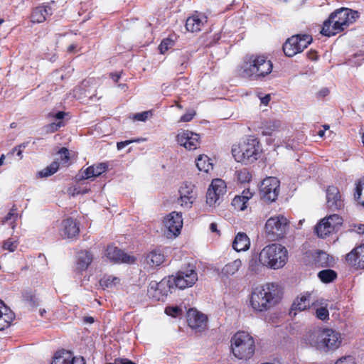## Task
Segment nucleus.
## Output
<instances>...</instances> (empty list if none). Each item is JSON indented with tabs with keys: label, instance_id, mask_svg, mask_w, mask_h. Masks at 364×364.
Here are the masks:
<instances>
[{
	"label": "nucleus",
	"instance_id": "nucleus-4",
	"mask_svg": "<svg viewBox=\"0 0 364 364\" xmlns=\"http://www.w3.org/2000/svg\"><path fill=\"white\" fill-rule=\"evenodd\" d=\"M262 149L259 141L254 136H249L232 147V154L235 161L245 164L257 161L260 156Z\"/></svg>",
	"mask_w": 364,
	"mask_h": 364
},
{
	"label": "nucleus",
	"instance_id": "nucleus-34",
	"mask_svg": "<svg viewBox=\"0 0 364 364\" xmlns=\"http://www.w3.org/2000/svg\"><path fill=\"white\" fill-rule=\"evenodd\" d=\"M213 187V191L218 194V196H223L226 193V183L220 178L213 179L210 185Z\"/></svg>",
	"mask_w": 364,
	"mask_h": 364
},
{
	"label": "nucleus",
	"instance_id": "nucleus-52",
	"mask_svg": "<svg viewBox=\"0 0 364 364\" xmlns=\"http://www.w3.org/2000/svg\"><path fill=\"white\" fill-rule=\"evenodd\" d=\"M58 154L60 155L62 162L67 164L69 160V151L68 149L63 147L60 149Z\"/></svg>",
	"mask_w": 364,
	"mask_h": 364
},
{
	"label": "nucleus",
	"instance_id": "nucleus-38",
	"mask_svg": "<svg viewBox=\"0 0 364 364\" xmlns=\"http://www.w3.org/2000/svg\"><path fill=\"white\" fill-rule=\"evenodd\" d=\"M120 282V279L117 277L112 275H107L104 276L100 280V286L105 289V288H112L117 284H118Z\"/></svg>",
	"mask_w": 364,
	"mask_h": 364
},
{
	"label": "nucleus",
	"instance_id": "nucleus-31",
	"mask_svg": "<svg viewBox=\"0 0 364 364\" xmlns=\"http://www.w3.org/2000/svg\"><path fill=\"white\" fill-rule=\"evenodd\" d=\"M242 266V261L240 259H235L225 264L220 272L224 277H228L235 274Z\"/></svg>",
	"mask_w": 364,
	"mask_h": 364
},
{
	"label": "nucleus",
	"instance_id": "nucleus-57",
	"mask_svg": "<svg viewBox=\"0 0 364 364\" xmlns=\"http://www.w3.org/2000/svg\"><path fill=\"white\" fill-rule=\"evenodd\" d=\"M65 112H61V111L58 112H57V113H55V114H52V116H53L54 118L57 119H63V118H64V117H65Z\"/></svg>",
	"mask_w": 364,
	"mask_h": 364
},
{
	"label": "nucleus",
	"instance_id": "nucleus-28",
	"mask_svg": "<svg viewBox=\"0 0 364 364\" xmlns=\"http://www.w3.org/2000/svg\"><path fill=\"white\" fill-rule=\"evenodd\" d=\"M316 306V303L311 299V295L309 293H306L297 297L293 304L292 310L304 311L310 306Z\"/></svg>",
	"mask_w": 364,
	"mask_h": 364
},
{
	"label": "nucleus",
	"instance_id": "nucleus-23",
	"mask_svg": "<svg viewBox=\"0 0 364 364\" xmlns=\"http://www.w3.org/2000/svg\"><path fill=\"white\" fill-rule=\"evenodd\" d=\"M53 13L52 8L49 5H41L36 7L31 16L33 23H42L46 21L48 16Z\"/></svg>",
	"mask_w": 364,
	"mask_h": 364
},
{
	"label": "nucleus",
	"instance_id": "nucleus-53",
	"mask_svg": "<svg viewBox=\"0 0 364 364\" xmlns=\"http://www.w3.org/2000/svg\"><path fill=\"white\" fill-rule=\"evenodd\" d=\"M149 115V112H142L140 113L135 114L134 116V119L137 121L144 122L145 120H146Z\"/></svg>",
	"mask_w": 364,
	"mask_h": 364
},
{
	"label": "nucleus",
	"instance_id": "nucleus-2",
	"mask_svg": "<svg viewBox=\"0 0 364 364\" xmlns=\"http://www.w3.org/2000/svg\"><path fill=\"white\" fill-rule=\"evenodd\" d=\"M272 63L264 55H251L246 56L238 69V74L253 80H259L272 70Z\"/></svg>",
	"mask_w": 364,
	"mask_h": 364
},
{
	"label": "nucleus",
	"instance_id": "nucleus-54",
	"mask_svg": "<svg viewBox=\"0 0 364 364\" xmlns=\"http://www.w3.org/2000/svg\"><path fill=\"white\" fill-rule=\"evenodd\" d=\"M196 112L194 111H190L181 116L180 122H188L192 120L195 116Z\"/></svg>",
	"mask_w": 364,
	"mask_h": 364
},
{
	"label": "nucleus",
	"instance_id": "nucleus-25",
	"mask_svg": "<svg viewBox=\"0 0 364 364\" xmlns=\"http://www.w3.org/2000/svg\"><path fill=\"white\" fill-rule=\"evenodd\" d=\"M14 317V314L0 299V331L8 328Z\"/></svg>",
	"mask_w": 364,
	"mask_h": 364
},
{
	"label": "nucleus",
	"instance_id": "nucleus-43",
	"mask_svg": "<svg viewBox=\"0 0 364 364\" xmlns=\"http://www.w3.org/2000/svg\"><path fill=\"white\" fill-rule=\"evenodd\" d=\"M16 209L14 206L9 213L6 215V217L3 219L2 223L4 224L5 223L12 220L11 223V226L12 229H14L16 227V221L18 218H21V215H18L16 213Z\"/></svg>",
	"mask_w": 364,
	"mask_h": 364
},
{
	"label": "nucleus",
	"instance_id": "nucleus-32",
	"mask_svg": "<svg viewBox=\"0 0 364 364\" xmlns=\"http://www.w3.org/2000/svg\"><path fill=\"white\" fill-rule=\"evenodd\" d=\"M327 220L323 218L315 227V232L319 237L324 238L333 232L331 225L327 224Z\"/></svg>",
	"mask_w": 364,
	"mask_h": 364
},
{
	"label": "nucleus",
	"instance_id": "nucleus-48",
	"mask_svg": "<svg viewBox=\"0 0 364 364\" xmlns=\"http://www.w3.org/2000/svg\"><path fill=\"white\" fill-rule=\"evenodd\" d=\"M165 313L168 316L177 317L182 314V309L178 306H168L165 309Z\"/></svg>",
	"mask_w": 364,
	"mask_h": 364
},
{
	"label": "nucleus",
	"instance_id": "nucleus-24",
	"mask_svg": "<svg viewBox=\"0 0 364 364\" xmlns=\"http://www.w3.org/2000/svg\"><path fill=\"white\" fill-rule=\"evenodd\" d=\"M108 168L106 163H100L87 167L82 173L81 179H88L93 177H97L105 173Z\"/></svg>",
	"mask_w": 364,
	"mask_h": 364
},
{
	"label": "nucleus",
	"instance_id": "nucleus-21",
	"mask_svg": "<svg viewBox=\"0 0 364 364\" xmlns=\"http://www.w3.org/2000/svg\"><path fill=\"white\" fill-rule=\"evenodd\" d=\"M79 226L75 220L67 218L62 221L60 229V235L64 238H73L78 235Z\"/></svg>",
	"mask_w": 364,
	"mask_h": 364
},
{
	"label": "nucleus",
	"instance_id": "nucleus-50",
	"mask_svg": "<svg viewBox=\"0 0 364 364\" xmlns=\"http://www.w3.org/2000/svg\"><path fill=\"white\" fill-rule=\"evenodd\" d=\"M3 247L10 252H14L17 247V242L11 239H9L4 242Z\"/></svg>",
	"mask_w": 364,
	"mask_h": 364
},
{
	"label": "nucleus",
	"instance_id": "nucleus-11",
	"mask_svg": "<svg viewBox=\"0 0 364 364\" xmlns=\"http://www.w3.org/2000/svg\"><path fill=\"white\" fill-rule=\"evenodd\" d=\"M173 287V285L169 277L168 279H163L159 282L152 281L149 283L147 294L156 301H164L168 294L171 292Z\"/></svg>",
	"mask_w": 364,
	"mask_h": 364
},
{
	"label": "nucleus",
	"instance_id": "nucleus-46",
	"mask_svg": "<svg viewBox=\"0 0 364 364\" xmlns=\"http://www.w3.org/2000/svg\"><path fill=\"white\" fill-rule=\"evenodd\" d=\"M315 316L321 321H326L329 318V313L326 307H319L316 309Z\"/></svg>",
	"mask_w": 364,
	"mask_h": 364
},
{
	"label": "nucleus",
	"instance_id": "nucleus-62",
	"mask_svg": "<svg viewBox=\"0 0 364 364\" xmlns=\"http://www.w3.org/2000/svg\"><path fill=\"white\" fill-rule=\"evenodd\" d=\"M111 77L114 82H117L120 78V75L119 73L112 74Z\"/></svg>",
	"mask_w": 364,
	"mask_h": 364
},
{
	"label": "nucleus",
	"instance_id": "nucleus-6",
	"mask_svg": "<svg viewBox=\"0 0 364 364\" xmlns=\"http://www.w3.org/2000/svg\"><path fill=\"white\" fill-rule=\"evenodd\" d=\"M311 346L327 352L339 348L342 342L341 334L331 328H322L309 336Z\"/></svg>",
	"mask_w": 364,
	"mask_h": 364
},
{
	"label": "nucleus",
	"instance_id": "nucleus-51",
	"mask_svg": "<svg viewBox=\"0 0 364 364\" xmlns=\"http://www.w3.org/2000/svg\"><path fill=\"white\" fill-rule=\"evenodd\" d=\"M335 364H356V363L352 356L348 355L338 359Z\"/></svg>",
	"mask_w": 364,
	"mask_h": 364
},
{
	"label": "nucleus",
	"instance_id": "nucleus-17",
	"mask_svg": "<svg viewBox=\"0 0 364 364\" xmlns=\"http://www.w3.org/2000/svg\"><path fill=\"white\" fill-rule=\"evenodd\" d=\"M326 200L328 208L331 210H340L344 206L339 190L336 186H328L326 190Z\"/></svg>",
	"mask_w": 364,
	"mask_h": 364
},
{
	"label": "nucleus",
	"instance_id": "nucleus-49",
	"mask_svg": "<svg viewBox=\"0 0 364 364\" xmlns=\"http://www.w3.org/2000/svg\"><path fill=\"white\" fill-rule=\"evenodd\" d=\"M144 140L145 139L143 138H136V139H130V140H126L124 141L117 142V147L118 150H122L125 146H127V145H129L132 143H139V142L144 141Z\"/></svg>",
	"mask_w": 364,
	"mask_h": 364
},
{
	"label": "nucleus",
	"instance_id": "nucleus-3",
	"mask_svg": "<svg viewBox=\"0 0 364 364\" xmlns=\"http://www.w3.org/2000/svg\"><path fill=\"white\" fill-rule=\"evenodd\" d=\"M277 285L267 283L252 289L250 303L255 311H266L278 301Z\"/></svg>",
	"mask_w": 364,
	"mask_h": 364
},
{
	"label": "nucleus",
	"instance_id": "nucleus-5",
	"mask_svg": "<svg viewBox=\"0 0 364 364\" xmlns=\"http://www.w3.org/2000/svg\"><path fill=\"white\" fill-rule=\"evenodd\" d=\"M288 259L287 248L278 243L266 245L259 255V263L266 267L278 269L283 267Z\"/></svg>",
	"mask_w": 364,
	"mask_h": 364
},
{
	"label": "nucleus",
	"instance_id": "nucleus-27",
	"mask_svg": "<svg viewBox=\"0 0 364 364\" xmlns=\"http://www.w3.org/2000/svg\"><path fill=\"white\" fill-rule=\"evenodd\" d=\"M250 247V240L245 232H238L232 242V248L237 252L247 251Z\"/></svg>",
	"mask_w": 364,
	"mask_h": 364
},
{
	"label": "nucleus",
	"instance_id": "nucleus-42",
	"mask_svg": "<svg viewBox=\"0 0 364 364\" xmlns=\"http://www.w3.org/2000/svg\"><path fill=\"white\" fill-rule=\"evenodd\" d=\"M327 220V224L331 225L333 231L337 230L343 223V219L337 214H333L325 218Z\"/></svg>",
	"mask_w": 364,
	"mask_h": 364
},
{
	"label": "nucleus",
	"instance_id": "nucleus-30",
	"mask_svg": "<svg viewBox=\"0 0 364 364\" xmlns=\"http://www.w3.org/2000/svg\"><path fill=\"white\" fill-rule=\"evenodd\" d=\"M196 166L200 171L209 173L213 168L211 159L205 154L199 155L196 160Z\"/></svg>",
	"mask_w": 364,
	"mask_h": 364
},
{
	"label": "nucleus",
	"instance_id": "nucleus-35",
	"mask_svg": "<svg viewBox=\"0 0 364 364\" xmlns=\"http://www.w3.org/2000/svg\"><path fill=\"white\" fill-rule=\"evenodd\" d=\"M333 261V257L324 252H319L315 258V262L318 267H328Z\"/></svg>",
	"mask_w": 364,
	"mask_h": 364
},
{
	"label": "nucleus",
	"instance_id": "nucleus-61",
	"mask_svg": "<svg viewBox=\"0 0 364 364\" xmlns=\"http://www.w3.org/2000/svg\"><path fill=\"white\" fill-rule=\"evenodd\" d=\"M210 230L213 232H218L217 224L215 223H211L210 225Z\"/></svg>",
	"mask_w": 364,
	"mask_h": 364
},
{
	"label": "nucleus",
	"instance_id": "nucleus-1",
	"mask_svg": "<svg viewBox=\"0 0 364 364\" xmlns=\"http://www.w3.org/2000/svg\"><path fill=\"white\" fill-rule=\"evenodd\" d=\"M358 17L356 11L344 7L336 9L323 22L321 33L328 37L334 36L347 28Z\"/></svg>",
	"mask_w": 364,
	"mask_h": 364
},
{
	"label": "nucleus",
	"instance_id": "nucleus-20",
	"mask_svg": "<svg viewBox=\"0 0 364 364\" xmlns=\"http://www.w3.org/2000/svg\"><path fill=\"white\" fill-rule=\"evenodd\" d=\"M349 265L359 269H364V245L354 248L346 257Z\"/></svg>",
	"mask_w": 364,
	"mask_h": 364
},
{
	"label": "nucleus",
	"instance_id": "nucleus-41",
	"mask_svg": "<svg viewBox=\"0 0 364 364\" xmlns=\"http://www.w3.org/2000/svg\"><path fill=\"white\" fill-rule=\"evenodd\" d=\"M59 168V163L58 161H53L50 166H47L42 171L38 172L40 177H48L58 171Z\"/></svg>",
	"mask_w": 364,
	"mask_h": 364
},
{
	"label": "nucleus",
	"instance_id": "nucleus-39",
	"mask_svg": "<svg viewBox=\"0 0 364 364\" xmlns=\"http://www.w3.org/2000/svg\"><path fill=\"white\" fill-rule=\"evenodd\" d=\"M354 198L364 206V178L356 183Z\"/></svg>",
	"mask_w": 364,
	"mask_h": 364
},
{
	"label": "nucleus",
	"instance_id": "nucleus-55",
	"mask_svg": "<svg viewBox=\"0 0 364 364\" xmlns=\"http://www.w3.org/2000/svg\"><path fill=\"white\" fill-rule=\"evenodd\" d=\"M259 97L260 99L261 104L265 106H267L271 100V95L269 94L265 95L263 97L259 96Z\"/></svg>",
	"mask_w": 364,
	"mask_h": 364
},
{
	"label": "nucleus",
	"instance_id": "nucleus-37",
	"mask_svg": "<svg viewBox=\"0 0 364 364\" xmlns=\"http://www.w3.org/2000/svg\"><path fill=\"white\" fill-rule=\"evenodd\" d=\"M281 126L282 122L279 120L266 122L263 127V134L265 135H271L272 132L279 130Z\"/></svg>",
	"mask_w": 364,
	"mask_h": 364
},
{
	"label": "nucleus",
	"instance_id": "nucleus-58",
	"mask_svg": "<svg viewBox=\"0 0 364 364\" xmlns=\"http://www.w3.org/2000/svg\"><path fill=\"white\" fill-rule=\"evenodd\" d=\"M22 146H19L18 147H15L14 149V151H17L16 155L21 159L22 158Z\"/></svg>",
	"mask_w": 364,
	"mask_h": 364
},
{
	"label": "nucleus",
	"instance_id": "nucleus-14",
	"mask_svg": "<svg viewBox=\"0 0 364 364\" xmlns=\"http://www.w3.org/2000/svg\"><path fill=\"white\" fill-rule=\"evenodd\" d=\"M179 198L178 203L185 208H191L196 199L197 194L195 186L190 182H183L178 189Z\"/></svg>",
	"mask_w": 364,
	"mask_h": 364
},
{
	"label": "nucleus",
	"instance_id": "nucleus-40",
	"mask_svg": "<svg viewBox=\"0 0 364 364\" xmlns=\"http://www.w3.org/2000/svg\"><path fill=\"white\" fill-rule=\"evenodd\" d=\"M221 197V196H218V194L213 191V187L209 186L206 194V203L209 206H215L217 203H219Z\"/></svg>",
	"mask_w": 364,
	"mask_h": 364
},
{
	"label": "nucleus",
	"instance_id": "nucleus-16",
	"mask_svg": "<svg viewBox=\"0 0 364 364\" xmlns=\"http://www.w3.org/2000/svg\"><path fill=\"white\" fill-rule=\"evenodd\" d=\"M199 134L188 130H182L176 136V141L178 144L188 150H195L200 144Z\"/></svg>",
	"mask_w": 364,
	"mask_h": 364
},
{
	"label": "nucleus",
	"instance_id": "nucleus-64",
	"mask_svg": "<svg viewBox=\"0 0 364 364\" xmlns=\"http://www.w3.org/2000/svg\"><path fill=\"white\" fill-rule=\"evenodd\" d=\"M358 232L364 235V225H360L358 228Z\"/></svg>",
	"mask_w": 364,
	"mask_h": 364
},
{
	"label": "nucleus",
	"instance_id": "nucleus-8",
	"mask_svg": "<svg viewBox=\"0 0 364 364\" xmlns=\"http://www.w3.org/2000/svg\"><path fill=\"white\" fill-rule=\"evenodd\" d=\"M289 230V221L282 215L270 217L265 223L264 233L266 237L272 241L283 238Z\"/></svg>",
	"mask_w": 364,
	"mask_h": 364
},
{
	"label": "nucleus",
	"instance_id": "nucleus-45",
	"mask_svg": "<svg viewBox=\"0 0 364 364\" xmlns=\"http://www.w3.org/2000/svg\"><path fill=\"white\" fill-rule=\"evenodd\" d=\"M174 46V41L169 38H165L164 39L161 44L159 46V50L161 53H164L166 51H167L169 48H172Z\"/></svg>",
	"mask_w": 364,
	"mask_h": 364
},
{
	"label": "nucleus",
	"instance_id": "nucleus-10",
	"mask_svg": "<svg viewBox=\"0 0 364 364\" xmlns=\"http://www.w3.org/2000/svg\"><path fill=\"white\" fill-rule=\"evenodd\" d=\"M169 277L173 286L184 289L195 284L198 281V273L195 267L189 265L187 268L178 271L176 275Z\"/></svg>",
	"mask_w": 364,
	"mask_h": 364
},
{
	"label": "nucleus",
	"instance_id": "nucleus-26",
	"mask_svg": "<svg viewBox=\"0 0 364 364\" xmlns=\"http://www.w3.org/2000/svg\"><path fill=\"white\" fill-rule=\"evenodd\" d=\"M93 260L92 254L87 250L80 251L77 256L76 269L79 272L85 271Z\"/></svg>",
	"mask_w": 364,
	"mask_h": 364
},
{
	"label": "nucleus",
	"instance_id": "nucleus-36",
	"mask_svg": "<svg viewBox=\"0 0 364 364\" xmlns=\"http://www.w3.org/2000/svg\"><path fill=\"white\" fill-rule=\"evenodd\" d=\"M318 277L322 282L330 283L336 278L337 274L334 270L328 269L320 271Z\"/></svg>",
	"mask_w": 364,
	"mask_h": 364
},
{
	"label": "nucleus",
	"instance_id": "nucleus-22",
	"mask_svg": "<svg viewBox=\"0 0 364 364\" xmlns=\"http://www.w3.org/2000/svg\"><path fill=\"white\" fill-rule=\"evenodd\" d=\"M207 21V17L201 13L196 12L186 20V28L188 31L197 32Z\"/></svg>",
	"mask_w": 364,
	"mask_h": 364
},
{
	"label": "nucleus",
	"instance_id": "nucleus-63",
	"mask_svg": "<svg viewBox=\"0 0 364 364\" xmlns=\"http://www.w3.org/2000/svg\"><path fill=\"white\" fill-rule=\"evenodd\" d=\"M84 321L88 323H92L94 322V318L91 316H86L84 318Z\"/></svg>",
	"mask_w": 364,
	"mask_h": 364
},
{
	"label": "nucleus",
	"instance_id": "nucleus-9",
	"mask_svg": "<svg viewBox=\"0 0 364 364\" xmlns=\"http://www.w3.org/2000/svg\"><path fill=\"white\" fill-rule=\"evenodd\" d=\"M311 41L312 38L309 35L292 36L283 45L284 53L288 57H293L306 48Z\"/></svg>",
	"mask_w": 364,
	"mask_h": 364
},
{
	"label": "nucleus",
	"instance_id": "nucleus-47",
	"mask_svg": "<svg viewBox=\"0 0 364 364\" xmlns=\"http://www.w3.org/2000/svg\"><path fill=\"white\" fill-rule=\"evenodd\" d=\"M23 301L31 306H35L38 304V299L31 292H26L23 295Z\"/></svg>",
	"mask_w": 364,
	"mask_h": 364
},
{
	"label": "nucleus",
	"instance_id": "nucleus-44",
	"mask_svg": "<svg viewBox=\"0 0 364 364\" xmlns=\"http://www.w3.org/2000/svg\"><path fill=\"white\" fill-rule=\"evenodd\" d=\"M237 178L240 183H245L249 182L252 176L247 169L243 168L237 171Z\"/></svg>",
	"mask_w": 364,
	"mask_h": 364
},
{
	"label": "nucleus",
	"instance_id": "nucleus-59",
	"mask_svg": "<svg viewBox=\"0 0 364 364\" xmlns=\"http://www.w3.org/2000/svg\"><path fill=\"white\" fill-rule=\"evenodd\" d=\"M257 262L256 261H253V260H251L250 262V269L251 271H256L257 270V264H256Z\"/></svg>",
	"mask_w": 364,
	"mask_h": 364
},
{
	"label": "nucleus",
	"instance_id": "nucleus-29",
	"mask_svg": "<svg viewBox=\"0 0 364 364\" xmlns=\"http://www.w3.org/2000/svg\"><path fill=\"white\" fill-rule=\"evenodd\" d=\"M77 359L70 351L62 350L55 353L50 364H74Z\"/></svg>",
	"mask_w": 364,
	"mask_h": 364
},
{
	"label": "nucleus",
	"instance_id": "nucleus-60",
	"mask_svg": "<svg viewBox=\"0 0 364 364\" xmlns=\"http://www.w3.org/2000/svg\"><path fill=\"white\" fill-rule=\"evenodd\" d=\"M328 93H329V90L327 88H324L319 92V95L322 96V97H325V96L328 95Z\"/></svg>",
	"mask_w": 364,
	"mask_h": 364
},
{
	"label": "nucleus",
	"instance_id": "nucleus-19",
	"mask_svg": "<svg viewBox=\"0 0 364 364\" xmlns=\"http://www.w3.org/2000/svg\"><path fill=\"white\" fill-rule=\"evenodd\" d=\"M165 261V256L163 252L159 248H154L144 255V264L150 268L160 266Z\"/></svg>",
	"mask_w": 364,
	"mask_h": 364
},
{
	"label": "nucleus",
	"instance_id": "nucleus-13",
	"mask_svg": "<svg viewBox=\"0 0 364 364\" xmlns=\"http://www.w3.org/2000/svg\"><path fill=\"white\" fill-rule=\"evenodd\" d=\"M279 191V181L275 177H268L264 179L259 186L260 196L268 202L277 200Z\"/></svg>",
	"mask_w": 364,
	"mask_h": 364
},
{
	"label": "nucleus",
	"instance_id": "nucleus-18",
	"mask_svg": "<svg viewBox=\"0 0 364 364\" xmlns=\"http://www.w3.org/2000/svg\"><path fill=\"white\" fill-rule=\"evenodd\" d=\"M207 317L196 309H191L187 312V322L193 329L201 330L206 326Z\"/></svg>",
	"mask_w": 364,
	"mask_h": 364
},
{
	"label": "nucleus",
	"instance_id": "nucleus-7",
	"mask_svg": "<svg viewBox=\"0 0 364 364\" xmlns=\"http://www.w3.org/2000/svg\"><path fill=\"white\" fill-rule=\"evenodd\" d=\"M231 348L233 355L239 359L251 358L255 353V341L247 332L239 331L231 339Z\"/></svg>",
	"mask_w": 364,
	"mask_h": 364
},
{
	"label": "nucleus",
	"instance_id": "nucleus-56",
	"mask_svg": "<svg viewBox=\"0 0 364 364\" xmlns=\"http://www.w3.org/2000/svg\"><path fill=\"white\" fill-rule=\"evenodd\" d=\"M63 126V122H60L58 123H51L49 124L48 127L50 131L55 132L58 130L60 127Z\"/></svg>",
	"mask_w": 364,
	"mask_h": 364
},
{
	"label": "nucleus",
	"instance_id": "nucleus-33",
	"mask_svg": "<svg viewBox=\"0 0 364 364\" xmlns=\"http://www.w3.org/2000/svg\"><path fill=\"white\" fill-rule=\"evenodd\" d=\"M252 194L249 191L242 192V195L240 196H235L232 202V205L238 207L241 210L246 208V203L251 198Z\"/></svg>",
	"mask_w": 364,
	"mask_h": 364
},
{
	"label": "nucleus",
	"instance_id": "nucleus-12",
	"mask_svg": "<svg viewBox=\"0 0 364 364\" xmlns=\"http://www.w3.org/2000/svg\"><path fill=\"white\" fill-rule=\"evenodd\" d=\"M164 227V234L168 238L177 237L180 233L183 227L182 213L173 211L163 220Z\"/></svg>",
	"mask_w": 364,
	"mask_h": 364
},
{
	"label": "nucleus",
	"instance_id": "nucleus-15",
	"mask_svg": "<svg viewBox=\"0 0 364 364\" xmlns=\"http://www.w3.org/2000/svg\"><path fill=\"white\" fill-rule=\"evenodd\" d=\"M105 257L114 263L134 264L136 258L134 255H129L118 247L109 245L105 253Z\"/></svg>",
	"mask_w": 364,
	"mask_h": 364
}]
</instances>
